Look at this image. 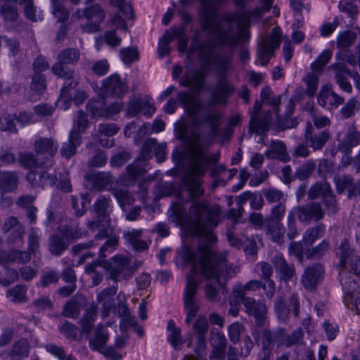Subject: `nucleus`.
<instances>
[{
  "mask_svg": "<svg viewBox=\"0 0 360 360\" xmlns=\"http://www.w3.org/2000/svg\"><path fill=\"white\" fill-rule=\"evenodd\" d=\"M183 257L191 264L183 296L186 314L185 322L190 324L200 307L197 297L198 285L207 281L205 296L209 300L214 301L217 297V288L223 285L221 279L233 276L237 271L236 268L227 266L225 254L217 255L210 245H201L195 252L186 249Z\"/></svg>",
  "mask_w": 360,
  "mask_h": 360,
  "instance_id": "nucleus-1",
  "label": "nucleus"
},
{
  "mask_svg": "<svg viewBox=\"0 0 360 360\" xmlns=\"http://www.w3.org/2000/svg\"><path fill=\"white\" fill-rule=\"evenodd\" d=\"M199 1L202 29L212 36L217 44L233 46L246 34V28L251 19L250 13L227 14L219 23L216 20L217 8L225 0ZM179 3L188 6L191 4V0H179Z\"/></svg>",
  "mask_w": 360,
  "mask_h": 360,
  "instance_id": "nucleus-2",
  "label": "nucleus"
},
{
  "mask_svg": "<svg viewBox=\"0 0 360 360\" xmlns=\"http://www.w3.org/2000/svg\"><path fill=\"white\" fill-rule=\"evenodd\" d=\"M177 222L189 233L202 236L210 243L216 240V236L212 229L216 226L219 220L220 208L219 205L210 206L205 201H193L189 212L184 216L179 207L174 209Z\"/></svg>",
  "mask_w": 360,
  "mask_h": 360,
  "instance_id": "nucleus-3",
  "label": "nucleus"
},
{
  "mask_svg": "<svg viewBox=\"0 0 360 360\" xmlns=\"http://www.w3.org/2000/svg\"><path fill=\"white\" fill-rule=\"evenodd\" d=\"M350 255L349 242L344 240L338 252L340 257L338 264L340 281L344 293L343 301L348 309L355 310L357 314H360V285L353 278L356 276L360 279V259L356 260L355 263L352 264L354 273L352 274L346 270Z\"/></svg>",
  "mask_w": 360,
  "mask_h": 360,
  "instance_id": "nucleus-4",
  "label": "nucleus"
},
{
  "mask_svg": "<svg viewBox=\"0 0 360 360\" xmlns=\"http://www.w3.org/2000/svg\"><path fill=\"white\" fill-rule=\"evenodd\" d=\"M214 46L211 43H206L198 49V53L201 62L205 65H210L214 63L220 79L212 94V104H224L227 97L234 91L233 86L223 79V77L231 72L232 65L229 58H214Z\"/></svg>",
  "mask_w": 360,
  "mask_h": 360,
  "instance_id": "nucleus-5",
  "label": "nucleus"
},
{
  "mask_svg": "<svg viewBox=\"0 0 360 360\" xmlns=\"http://www.w3.org/2000/svg\"><path fill=\"white\" fill-rule=\"evenodd\" d=\"M219 158L217 154L207 157L203 149L200 147L193 148L191 169L185 178V182L191 197H198L203 194L204 190L200 186V178L204 174L207 165L212 162H216Z\"/></svg>",
  "mask_w": 360,
  "mask_h": 360,
  "instance_id": "nucleus-6",
  "label": "nucleus"
},
{
  "mask_svg": "<svg viewBox=\"0 0 360 360\" xmlns=\"http://www.w3.org/2000/svg\"><path fill=\"white\" fill-rule=\"evenodd\" d=\"M79 57V53L78 51L75 49L65 50L59 55V63H56L52 67L53 74L66 79L64 86L61 89L60 96L57 101L58 106L64 110L69 109L70 107L72 98L70 90L76 86L77 82L75 79L70 81L72 73L67 72L62 63H73L78 60Z\"/></svg>",
  "mask_w": 360,
  "mask_h": 360,
  "instance_id": "nucleus-7",
  "label": "nucleus"
},
{
  "mask_svg": "<svg viewBox=\"0 0 360 360\" xmlns=\"http://www.w3.org/2000/svg\"><path fill=\"white\" fill-rule=\"evenodd\" d=\"M165 143H158L154 139H150L145 142L143 150L137 159L127 168V179H120V181L125 185H129L134 181L139 176L146 172L144 168L146 160L150 158V153L153 152L156 156L157 161L162 162L165 159Z\"/></svg>",
  "mask_w": 360,
  "mask_h": 360,
  "instance_id": "nucleus-8",
  "label": "nucleus"
},
{
  "mask_svg": "<svg viewBox=\"0 0 360 360\" xmlns=\"http://www.w3.org/2000/svg\"><path fill=\"white\" fill-rule=\"evenodd\" d=\"M0 258V264L2 265L0 270V284L7 286L18 278V271L8 266L28 262L30 259V255L27 252L13 250L7 255L4 253Z\"/></svg>",
  "mask_w": 360,
  "mask_h": 360,
  "instance_id": "nucleus-9",
  "label": "nucleus"
},
{
  "mask_svg": "<svg viewBox=\"0 0 360 360\" xmlns=\"http://www.w3.org/2000/svg\"><path fill=\"white\" fill-rule=\"evenodd\" d=\"M94 210L98 219L96 221L89 222L88 227L91 230H99L98 236L104 238L112 233L110 219L108 216L110 210V200L105 196H100L94 204Z\"/></svg>",
  "mask_w": 360,
  "mask_h": 360,
  "instance_id": "nucleus-10",
  "label": "nucleus"
},
{
  "mask_svg": "<svg viewBox=\"0 0 360 360\" xmlns=\"http://www.w3.org/2000/svg\"><path fill=\"white\" fill-rule=\"evenodd\" d=\"M88 120L86 115L79 111L77 115V122L69 134L68 141L61 148V154L65 158H71L76 151L77 148L81 144V133L87 127Z\"/></svg>",
  "mask_w": 360,
  "mask_h": 360,
  "instance_id": "nucleus-11",
  "label": "nucleus"
},
{
  "mask_svg": "<svg viewBox=\"0 0 360 360\" xmlns=\"http://www.w3.org/2000/svg\"><path fill=\"white\" fill-rule=\"evenodd\" d=\"M281 36V29L275 27L269 37H264L259 42L257 63L261 65H265L268 63L273 56L274 51L280 46Z\"/></svg>",
  "mask_w": 360,
  "mask_h": 360,
  "instance_id": "nucleus-12",
  "label": "nucleus"
},
{
  "mask_svg": "<svg viewBox=\"0 0 360 360\" xmlns=\"http://www.w3.org/2000/svg\"><path fill=\"white\" fill-rule=\"evenodd\" d=\"M101 265L110 273L111 278L113 280H117L120 277L126 278L133 273L129 266V259L124 256L116 255L110 261L101 263Z\"/></svg>",
  "mask_w": 360,
  "mask_h": 360,
  "instance_id": "nucleus-13",
  "label": "nucleus"
},
{
  "mask_svg": "<svg viewBox=\"0 0 360 360\" xmlns=\"http://www.w3.org/2000/svg\"><path fill=\"white\" fill-rule=\"evenodd\" d=\"M86 108L88 112L95 118L111 117L121 111L122 105L120 103H115L106 107L104 101L99 98L91 100Z\"/></svg>",
  "mask_w": 360,
  "mask_h": 360,
  "instance_id": "nucleus-14",
  "label": "nucleus"
},
{
  "mask_svg": "<svg viewBox=\"0 0 360 360\" xmlns=\"http://www.w3.org/2000/svg\"><path fill=\"white\" fill-rule=\"evenodd\" d=\"M34 148L37 155H44L45 160L43 164L46 168L53 165L52 158L58 150V145L53 139L39 138L34 144Z\"/></svg>",
  "mask_w": 360,
  "mask_h": 360,
  "instance_id": "nucleus-15",
  "label": "nucleus"
},
{
  "mask_svg": "<svg viewBox=\"0 0 360 360\" xmlns=\"http://www.w3.org/2000/svg\"><path fill=\"white\" fill-rule=\"evenodd\" d=\"M309 197L315 199L321 197L329 213H334L336 211L335 200L331 193L330 187L328 184L323 182L314 184L309 191Z\"/></svg>",
  "mask_w": 360,
  "mask_h": 360,
  "instance_id": "nucleus-16",
  "label": "nucleus"
},
{
  "mask_svg": "<svg viewBox=\"0 0 360 360\" xmlns=\"http://www.w3.org/2000/svg\"><path fill=\"white\" fill-rule=\"evenodd\" d=\"M318 103L323 108L333 110L344 102V98L338 95L330 85L322 86L317 97Z\"/></svg>",
  "mask_w": 360,
  "mask_h": 360,
  "instance_id": "nucleus-17",
  "label": "nucleus"
},
{
  "mask_svg": "<svg viewBox=\"0 0 360 360\" xmlns=\"http://www.w3.org/2000/svg\"><path fill=\"white\" fill-rule=\"evenodd\" d=\"M82 233L73 232L72 230L65 229L59 236H52L49 241V250L55 255H60L66 248V243L70 240L80 238Z\"/></svg>",
  "mask_w": 360,
  "mask_h": 360,
  "instance_id": "nucleus-18",
  "label": "nucleus"
},
{
  "mask_svg": "<svg viewBox=\"0 0 360 360\" xmlns=\"http://www.w3.org/2000/svg\"><path fill=\"white\" fill-rule=\"evenodd\" d=\"M126 0H111L113 6H117V13L112 18V22L117 28L125 30L126 21L134 17L133 10L130 4L126 3Z\"/></svg>",
  "mask_w": 360,
  "mask_h": 360,
  "instance_id": "nucleus-19",
  "label": "nucleus"
},
{
  "mask_svg": "<svg viewBox=\"0 0 360 360\" xmlns=\"http://www.w3.org/2000/svg\"><path fill=\"white\" fill-rule=\"evenodd\" d=\"M45 165L40 166L36 171H31L27 173L26 178L32 186H52L56 183V176L48 174Z\"/></svg>",
  "mask_w": 360,
  "mask_h": 360,
  "instance_id": "nucleus-20",
  "label": "nucleus"
},
{
  "mask_svg": "<svg viewBox=\"0 0 360 360\" xmlns=\"http://www.w3.org/2000/svg\"><path fill=\"white\" fill-rule=\"evenodd\" d=\"M108 339L106 331L102 330L97 331L95 337L90 340L89 345L91 349L104 352L105 354L112 359L118 360L122 356L114 351L112 348H105V345Z\"/></svg>",
  "mask_w": 360,
  "mask_h": 360,
  "instance_id": "nucleus-21",
  "label": "nucleus"
},
{
  "mask_svg": "<svg viewBox=\"0 0 360 360\" xmlns=\"http://www.w3.org/2000/svg\"><path fill=\"white\" fill-rule=\"evenodd\" d=\"M323 271V267L321 264H315L307 267L302 277V283L304 288L309 291L314 290L321 278Z\"/></svg>",
  "mask_w": 360,
  "mask_h": 360,
  "instance_id": "nucleus-22",
  "label": "nucleus"
},
{
  "mask_svg": "<svg viewBox=\"0 0 360 360\" xmlns=\"http://www.w3.org/2000/svg\"><path fill=\"white\" fill-rule=\"evenodd\" d=\"M293 210L297 217L304 221L319 220L324 214L320 205L315 202L308 204L304 207H294Z\"/></svg>",
  "mask_w": 360,
  "mask_h": 360,
  "instance_id": "nucleus-23",
  "label": "nucleus"
},
{
  "mask_svg": "<svg viewBox=\"0 0 360 360\" xmlns=\"http://www.w3.org/2000/svg\"><path fill=\"white\" fill-rule=\"evenodd\" d=\"M243 302L247 313L252 316L259 324L264 320L266 312V307L262 303H257L253 298L243 297L242 295H238Z\"/></svg>",
  "mask_w": 360,
  "mask_h": 360,
  "instance_id": "nucleus-24",
  "label": "nucleus"
},
{
  "mask_svg": "<svg viewBox=\"0 0 360 360\" xmlns=\"http://www.w3.org/2000/svg\"><path fill=\"white\" fill-rule=\"evenodd\" d=\"M103 91L106 95L120 96L126 90V85L117 75H112L103 83Z\"/></svg>",
  "mask_w": 360,
  "mask_h": 360,
  "instance_id": "nucleus-25",
  "label": "nucleus"
},
{
  "mask_svg": "<svg viewBox=\"0 0 360 360\" xmlns=\"http://www.w3.org/2000/svg\"><path fill=\"white\" fill-rule=\"evenodd\" d=\"M360 144V131L354 126H349L343 138L339 141V148L344 151H347Z\"/></svg>",
  "mask_w": 360,
  "mask_h": 360,
  "instance_id": "nucleus-26",
  "label": "nucleus"
},
{
  "mask_svg": "<svg viewBox=\"0 0 360 360\" xmlns=\"http://www.w3.org/2000/svg\"><path fill=\"white\" fill-rule=\"evenodd\" d=\"M311 129V124L309 123L305 133L307 142L314 150H321L328 141L329 134L326 131L313 134Z\"/></svg>",
  "mask_w": 360,
  "mask_h": 360,
  "instance_id": "nucleus-27",
  "label": "nucleus"
},
{
  "mask_svg": "<svg viewBox=\"0 0 360 360\" xmlns=\"http://www.w3.org/2000/svg\"><path fill=\"white\" fill-rule=\"evenodd\" d=\"M178 99L184 105L186 111L192 116H197L202 110L200 103L189 92H179Z\"/></svg>",
  "mask_w": 360,
  "mask_h": 360,
  "instance_id": "nucleus-28",
  "label": "nucleus"
},
{
  "mask_svg": "<svg viewBox=\"0 0 360 360\" xmlns=\"http://www.w3.org/2000/svg\"><path fill=\"white\" fill-rule=\"evenodd\" d=\"M205 74L202 71L187 70L180 79V84L183 86H192L197 91L203 85Z\"/></svg>",
  "mask_w": 360,
  "mask_h": 360,
  "instance_id": "nucleus-29",
  "label": "nucleus"
},
{
  "mask_svg": "<svg viewBox=\"0 0 360 360\" xmlns=\"http://www.w3.org/2000/svg\"><path fill=\"white\" fill-rule=\"evenodd\" d=\"M2 231L4 233L9 231L11 232L9 240L12 243L22 238L24 234V229L22 226L14 217H9L5 220L2 226Z\"/></svg>",
  "mask_w": 360,
  "mask_h": 360,
  "instance_id": "nucleus-30",
  "label": "nucleus"
},
{
  "mask_svg": "<svg viewBox=\"0 0 360 360\" xmlns=\"http://www.w3.org/2000/svg\"><path fill=\"white\" fill-rule=\"evenodd\" d=\"M262 108V104L259 101H256L255 107L251 113L250 127L251 129L257 133L260 131H264L269 129L271 124V119L266 117L262 122L258 121V115Z\"/></svg>",
  "mask_w": 360,
  "mask_h": 360,
  "instance_id": "nucleus-31",
  "label": "nucleus"
},
{
  "mask_svg": "<svg viewBox=\"0 0 360 360\" xmlns=\"http://www.w3.org/2000/svg\"><path fill=\"white\" fill-rule=\"evenodd\" d=\"M85 180L91 183L92 187L96 189H108L112 182V176L104 172H95L86 176Z\"/></svg>",
  "mask_w": 360,
  "mask_h": 360,
  "instance_id": "nucleus-32",
  "label": "nucleus"
},
{
  "mask_svg": "<svg viewBox=\"0 0 360 360\" xmlns=\"http://www.w3.org/2000/svg\"><path fill=\"white\" fill-rule=\"evenodd\" d=\"M274 262L276 271L282 280L287 281L294 276L295 269L293 265L288 264L282 256H276Z\"/></svg>",
  "mask_w": 360,
  "mask_h": 360,
  "instance_id": "nucleus-33",
  "label": "nucleus"
},
{
  "mask_svg": "<svg viewBox=\"0 0 360 360\" xmlns=\"http://www.w3.org/2000/svg\"><path fill=\"white\" fill-rule=\"evenodd\" d=\"M142 230L132 229L124 233V238L127 243L131 245L136 250L143 251L148 248V244L141 237Z\"/></svg>",
  "mask_w": 360,
  "mask_h": 360,
  "instance_id": "nucleus-34",
  "label": "nucleus"
},
{
  "mask_svg": "<svg viewBox=\"0 0 360 360\" xmlns=\"http://www.w3.org/2000/svg\"><path fill=\"white\" fill-rule=\"evenodd\" d=\"M18 186L16 174L11 172H0V191L8 193L14 191Z\"/></svg>",
  "mask_w": 360,
  "mask_h": 360,
  "instance_id": "nucleus-35",
  "label": "nucleus"
},
{
  "mask_svg": "<svg viewBox=\"0 0 360 360\" xmlns=\"http://www.w3.org/2000/svg\"><path fill=\"white\" fill-rule=\"evenodd\" d=\"M117 292V288L110 287L103 290L98 295V301L100 303H103V316L106 317L108 315L110 309L113 306L112 297Z\"/></svg>",
  "mask_w": 360,
  "mask_h": 360,
  "instance_id": "nucleus-36",
  "label": "nucleus"
},
{
  "mask_svg": "<svg viewBox=\"0 0 360 360\" xmlns=\"http://www.w3.org/2000/svg\"><path fill=\"white\" fill-rule=\"evenodd\" d=\"M167 329L169 331L167 335L168 342L174 349L180 350L184 342L181 336V329L175 326V323L173 321L168 322Z\"/></svg>",
  "mask_w": 360,
  "mask_h": 360,
  "instance_id": "nucleus-37",
  "label": "nucleus"
},
{
  "mask_svg": "<svg viewBox=\"0 0 360 360\" xmlns=\"http://www.w3.org/2000/svg\"><path fill=\"white\" fill-rule=\"evenodd\" d=\"M76 14L79 18L84 15L86 19L94 20L95 22H101L105 18L104 11L98 5H94L84 11L79 10Z\"/></svg>",
  "mask_w": 360,
  "mask_h": 360,
  "instance_id": "nucleus-38",
  "label": "nucleus"
},
{
  "mask_svg": "<svg viewBox=\"0 0 360 360\" xmlns=\"http://www.w3.org/2000/svg\"><path fill=\"white\" fill-rule=\"evenodd\" d=\"M269 159H278L282 161L288 160L285 147L281 141H274L270 148L265 152Z\"/></svg>",
  "mask_w": 360,
  "mask_h": 360,
  "instance_id": "nucleus-39",
  "label": "nucleus"
},
{
  "mask_svg": "<svg viewBox=\"0 0 360 360\" xmlns=\"http://www.w3.org/2000/svg\"><path fill=\"white\" fill-rule=\"evenodd\" d=\"M28 353V342L25 339H21L14 345L10 355L12 360H22L27 357Z\"/></svg>",
  "mask_w": 360,
  "mask_h": 360,
  "instance_id": "nucleus-40",
  "label": "nucleus"
},
{
  "mask_svg": "<svg viewBox=\"0 0 360 360\" xmlns=\"http://www.w3.org/2000/svg\"><path fill=\"white\" fill-rule=\"evenodd\" d=\"M13 2L25 4V14L30 20L36 22L43 19L42 12L33 6L32 0H13Z\"/></svg>",
  "mask_w": 360,
  "mask_h": 360,
  "instance_id": "nucleus-41",
  "label": "nucleus"
},
{
  "mask_svg": "<svg viewBox=\"0 0 360 360\" xmlns=\"http://www.w3.org/2000/svg\"><path fill=\"white\" fill-rule=\"evenodd\" d=\"M6 3L0 8L1 14L6 22H13L17 19L18 13L15 9V4L18 2H13V0H4Z\"/></svg>",
  "mask_w": 360,
  "mask_h": 360,
  "instance_id": "nucleus-42",
  "label": "nucleus"
},
{
  "mask_svg": "<svg viewBox=\"0 0 360 360\" xmlns=\"http://www.w3.org/2000/svg\"><path fill=\"white\" fill-rule=\"evenodd\" d=\"M32 94L31 100L36 101L46 90L45 79L41 75H36L33 77L30 86Z\"/></svg>",
  "mask_w": 360,
  "mask_h": 360,
  "instance_id": "nucleus-43",
  "label": "nucleus"
},
{
  "mask_svg": "<svg viewBox=\"0 0 360 360\" xmlns=\"http://www.w3.org/2000/svg\"><path fill=\"white\" fill-rule=\"evenodd\" d=\"M285 231V227L281 223L276 222L267 228L266 234L273 241L282 244Z\"/></svg>",
  "mask_w": 360,
  "mask_h": 360,
  "instance_id": "nucleus-44",
  "label": "nucleus"
},
{
  "mask_svg": "<svg viewBox=\"0 0 360 360\" xmlns=\"http://www.w3.org/2000/svg\"><path fill=\"white\" fill-rule=\"evenodd\" d=\"M96 316V310L95 307H90L84 314V316L79 321V325L82 332L89 333L94 326V323Z\"/></svg>",
  "mask_w": 360,
  "mask_h": 360,
  "instance_id": "nucleus-45",
  "label": "nucleus"
},
{
  "mask_svg": "<svg viewBox=\"0 0 360 360\" xmlns=\"http://www.w3.org/2000/svg\"><path fill=\"white\" fill-rule=\"evenodd\" d=\"M177 37L176 32H166L158 43V53L161 58L170 53L169 43Z\"/></svg>",
  "mask_w": 360,
  "mask_h": 360,
  "instance_id": "nucleus-46",
  "label": "nucleus"
},
{
  "mask_svg": "<svg viewBox=\"0 0 360 360\" xmlns=\"http://www.w3.org/2000/svg\"><path fill=\"white\" fill-rule=\"evenodd\" d=\"M7 297L15 303L26 302V288L23 285H16L8 290L6 292Z\"/></svg>",
  "mask_w": 360,
  "mask_h": 360,
  "instance_id": "nucleus-47",
  "label": "nucleus"
},
{
  "mask_svg": "<svg viewBox=\"0 0 360 360\" xmlns=\"http://www.w3.org/2000/svg\"><path fill=\"white\" fill-rule=\"evenodd\" d=\"M319 74L316 72L307 73L303 78V81L307 85L306 93L310 97H313L317 90Z\"/></svg>",
  "mask_w": 360,
  "mask_h": 360,
  "instance_id": "nucleus-48",
  "label": "nucleus"
},
{
  "mask_svg": "<svg viewBox=\"0 0 360 360\" xmlns=\"http://www.w3.org/2000/svg\"><path fill=\"white\" fill-rule=\"evenodd\" d=\"M324 232L325 227L323 226H318L313 229H308L303 236V241L307 245H310L317 239L323 236Z\"/></svg>",
  "mask_w": 360,
  "mask_h": 360,
  "instance_id": "nucleus-49",
  "label": "nucleus"
},
{
  "mask_svg": "<svg viewBox=\"0 0 360 360\" xmlns=\"http://www.w3.org/2000/svg\"><path fill=\"white\" fill-rule=\"evenodd\" d=\"M331 57V51L323 50L317 59L311 64V68L313 70V72L320 73L322 68L328 63Z\"/></svg>",
  "mask_w": 360,
  "mask_h": 360,
  "instance_id": "nucleus-50",
  "label": "nucleus"
},
{
  "mask_svg": "<svg viewBox=\"0 0 360 360\" xmlns=\"http://www.w3.org/2000/svg\"><path fill=\"white\" fill-rule=\"evenodd\" d=\"M113 195L122 209H124L126 205H130L134 202L133 197L124 188H115Z\"/></svg>",
  "mask_w": 360,
  "mask_h": 360,
  "instance_id": "nucleus-51",
  "label": "nucleus"
},
{
  "mask_svg": "<svg viewBox=\"0 0 360 360\" xmlns=\"http://www.w3.org/2000/svg\"><path fill=\"white\" fill-rule=\"evenodd\" d=\"M19 162L21 166L27 169H39L40 166L44 165L43 162L39 163L38 161L35 160L34 155L30 153L20 154L19 156Z\"/></svg>",
  "mask_w": 360,
  "mask_h": 360,
  "instance_id": "nucleus-52",
  "label": "nucleus"
},
{
  "mask_svg": "<svg viewBox=\"0 0 360 360\" xmlns=\"http://www.w3.org/2000/svg\"><path fill=\"white\" fill-rule=\"evenodd\" d=\"M53 14L59 21H65L69 15V12L64 7L65 0H51Z\"/></svg>",
  "mask_w": 360,
  "mask_h": 360,
  "instance_id": "nucleus-53",
  "label": "nucleus"
},
{
  "mask_svg": "<svg viewBox=\"0 0 360 360\" xmlns=\"http://www.w3.org/2000/svg\"><path fill=\"white\" fill-rule=\"evenodd\" d=\"M261 99L262 102L269 105H271L274 108L275 113L278 114V105L281 102L280 96H271V91L269 88L264 89L261 92Z\"/></svg>",
  "mask_w": 360,
  "mask_h": 360,
  "instance_id": "nucleus-54",
  "label": "nucleus"
},
{
  "mask_svg": "<svg viewBox=\"0 0 360 360\" xmlns=\"http://www.w3.org/2000/svg\"><path fill=\"white\" fill-rule=\"evenodd\" d=\"M329 249V243L322 240L316 247L307 251V257L309 258L319 259L323 256Z\"/></svg>",
  "mask_w": 360,
  "mask_h": 360,
  "instance_id": "nucleus-55",
  "label": "nucleus"
},
{
  "mask_svg": "<svg viewBox=\"0 0 360 360\" xmlns=\"http://www.w3.org/2000/svg\"><path fill=\"white\" fill-rule=\"evenodd\" d=\"M356 35L352 31H345L340 32L337 37V44L338 47L345 48L351 46L356 39Z\"/></svg>",
  "mask_w": 360,
  "mask_h": 360,
  "instance_id": "nucleus-56",
  "label": "nucleus"
},
{
  "mask_svg": "<svg viewBox=\"0 0 360 360\" xmlns=\"http://www.w3.org/2000/svg\"><path fill=\"white\" fill-rule=\"evenodd\" d=\"M349 75L348 72L345 70L338 71L335 75L336 82L340 86V89L347 92L351 93L352 87L351 84L347 79V76Z\"/></svg>",
  "mask_w": 360,
  "mask_h": 360,
  "instance_id": "nucleus-57",
  "label": "nucleus"
},
{
  "mask_svg": "<svg viewBox=\"0 0 360 360\" xmlns=\"http://www.w3.org/2000/svg\"><path fill=\"white\" fill-rule=\"evenodd\" d=\"M137 50L134 48H124L120 51V58L125 64H129L138 59Z\"/></svg>",
  "mask_w": 360,
  "mask_h": 360,
  "instance_id": "nucleus-58",
  "label": "nucleus"
},
{
  "mask_svg": "<svg viewBox=\"0 0 360 360\" xmlns=\"http://www.w3.org/2000/svg\"><path fill=\"white\" fill-rule=\"evenodd\" d=\"M220 117L221 114L219 112H209L202 120L201 123L208 125L212 129H216L219 124Z\"/></svg>",
  "mask_w": 360,
  "mask_h": 360,
  "instance_id": "nucleus-59",
  "label": "nucleus"
},
{
  "mask_svg": "<svg viewBox=\"0 0 360 360\" xmlns=\"http://www.w3.org/2000/svg\"><path fill=\"white\" fill-rule=\"evenodd\" d=\"M193 330L198 335H206L208 322L205 316L200 315L193 324Z\"/></svg>",
  "mask_w": 360,
  "mask_h": 360,
  "instance_id": "nucleus-60",
  "label": "nucleus"
},
{
  "mask_svg": "<svg viewBox=\"0 0 360 360\" xmlns=\"http://www.w3.org/2000/svg\"><path fill=\"white\" fill-rule=\"evenodd\" d=\"M262 244L261 238L255 236L252 240H247L244 244V250L247 255L252 256L253 258L257 252L258 245Z\"/></svg>",
  "mask_w": 360,
  "mask_h": 360,
  "instance_id": "nucleus-61",
  "label": "nucleus"
},
{
  "mask_svg": "<svg viewBox=\"0 0 360 360\" xmlns=\"http://www.w3.org/2000/svg\"><path fill=\"white\" fill-rule=\"evenodd\" d=\"M226 340L224 335L219 333L213 334L211 338V344L216 350L215 352L221 355L224 352Z\"/></svg>",
  "mask_w": 360,
  "mask_h": 360,
  "instance_id": "nucleus-62",
  "label": "nucleus"
},
{
  "mask_svg": "<svg viewBox=\"0 0 360 360\" xmlns=\"http://www.w3.org/2000/svg\"><path fill=\"white\" fill-rule=\"evenodd\" d=\"M243 326L238 322H235L230 325L228 328V332L231 341L233 343L237 342L239 340L240 334L243 332Z\"/></svg>",
  "mask_w": 360,
  "mask_h": 360,
  "instance_id": "nucleus-63",
  "label": "nucleus"
},
{
  "mask_svg": "<svg viewBox=\"0 0 360 360\" xmlns=\"http://www.w3.org/2000/svg\"><path fill=\"white\" fill-rule=\"evenodd\" d=\"M59 330L68 338L76 339L77 337V328L68 321L63 323L62 325L59 326Z\"/></svg>",
  "mask_w": 360,
  "mask_h": 360,
  "instance_id": "nucleus-64",
  "label": "nucleus"
}]
</instances>
